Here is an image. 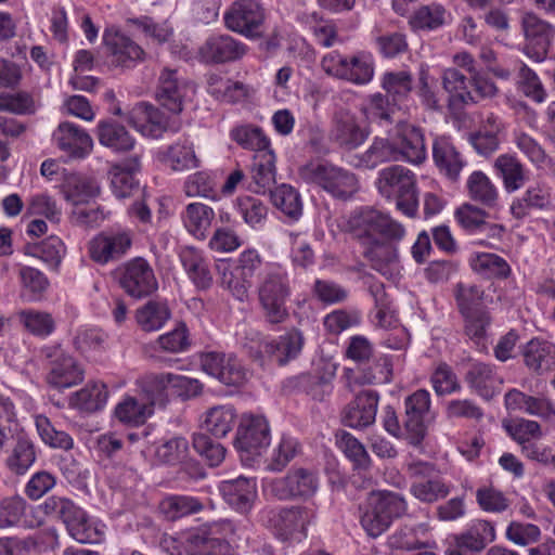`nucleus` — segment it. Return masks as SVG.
<instances>
[{"label":"nucleus","mask_w":555,"mask_h":555,"mask_svg":"<svg viewBox=\"0 0 555 555\" xmlns=\"http://www.w3.org/2000/svg\"><path fill=\"white\" fill-rule=\"evenodd\" d=\"M208 91L218 100L236 103L247 96L248 87L241 81L212 75L208 79Z\"/></svg>","instance_id":"nucleus-51"},{"label":"nucleus","mask_w":555,"mask_h":555,"mask_svg":"<svg viewBox=\"0 0 555 555\" xmlns=\"http://www.w3.org/2000/svg\"><path fill=\"white\" fill-rule=\"evenodd\" d=\"M247 52V46L230 35H212L201 47L199 53L207 63L235 62Z\"/></svg>","instance_id":"nucleus-24"},{"label":"nucleus","mask_w":555,"mask_h":555,"mask_svg":"<svg viewBox=\"0 0 555 555\" xmlns=\"http://www.w3.org/2000/svg\"><path fill=\"white\" fill-rule=\"evenodd\" d=\"M170 318L171 311L165 300H149L135 311L137 323L144 332L160 330Z\"/></svg>","instance_id":"nucleus-43"},{"label":"nucleus","mask_w":555,"mask_h":555,"mask_svg":"<svg viewBox=\"0 0 555 555\" xmlns=\"http://www.w3.org/2000/svg\"><path fill=\"white\" fill-rule=\"evenodd\" d=\"M299 173L306 182L317 184L335 198L347 199L358 191L356 175L330 163H309Z\"/></svg>","instance_id":"nucleus-5"},{"label":"nucleus","mask_w":555,"mask_h":555,"mask_svg":"<svg viewBox=\"0 0 555 555\" xmlns=\"http://www.w3.org/2000/svg\"><path fill=\"white\" fill-rule=\"evenodd\" d=\"M406 508V502L399 493L372 492L361 508V526L370 537L377 538L390 527L393 519L403 516Z\"/></svg>","instance_id":"nucleus-2"},{"label":"nucleus","mask_w":555,"mask_h":555,"mask_svg":"<svg viewBox=\"0 0 555 555\" xmlns=\"http://www.w3.org/2000/svg\"><path fill=\"white\" fill-rule=\"evenodd\" d=\"M43 353L50 360V371L48 374L50 386L62 390L82 382L83 370L62 348L57 346L47 347L43 349Z\"/></svg>","instance_id":"nucleus-15"},{"label":"nucleus","mask_w":555,"mask_h":555,"mask_svg":"<svg viewBox=\"0 0 555 555\" xmlns=\"http://www.w3.org/2000/svg\"><path fill=\"white\" fill-rule=\"evenodd\" d=\"M118 282L124 292L135 299L149 297L158 289L155 272L142 257L127 261L119 269Z\"/></svg>","instance_id":"nucleus-10"},{"label":"nucleus","mask_w":555,"mask_h":555,"mask_svg":"<svg viewBox=\"0 0 555 555\" xmlns=\"http://www.w3.org/2000/svg\"><path fill=\"white\" fill-rule=\"evenodd\" d=\"M268 522L283 540H298L307 535V527L314 518V512L308 506H291L267 512Z\"/></svg>","instance_id":"nucleus-11"},{"label":"nucleus","mask_w":555,"mask_h":555,"mask_svg":"<svg viewBox=\"0 0 555 555\" xmlns=\"http://www.w3.org/2000/svg\"><path fill=\"white\" fill-rule=\"evenodd\" d=\"M181 264L196 289L206 291L212 285V274L208 260L194 247L185 246L179 253Z\"/></svg>","instance_id":"nucleus-33"},{"label":"nucleus","mask_w":555,"mask_h":555,"mask_svg":"<svg viewBox=\"0 0 555 555\" xmlns=\"http://www.w3.org/2000/svg\"><path fill=\"white\" fill-rule=\"evenodd\" d=\"M52 139L59 150L70 159H82L93 149V140L90 134L69 121L61 122L54 130Z\"/></svg>","instance_id":"nucleus-21"},{"label":"nucleus","mask_w":555,"mask_h":555,"mask_svg":"<svg viewBox=\"0 0 555 555\" xmlns=\"http://www.w3.org/2000/svg\"><path fill=\"white\" fill-rule=\"evenodd\" d=\"M464 319V333L479 350L487 349V328L491 318L487 310H475L461 313Z\"/></svg>","instance_id":"nucleus-52"},{"label":"nucleus","mask_w":555,"mask_h":555,"mask_svg":"<svg viewBox=\"0 0 555 555\" xmlns=\"http://www.w3.org/2000/svg\"><path fill=\"white\" fill-rule=\"evenodd\" d=\"M504 130L503 121L495 115H488L479 129L469 134V142L481 156H489L500 146V133Z\"/></svg>","instance_id":"nucleus-36"},{"label":"nucleus","mask_w":555,"mask_h":555,"mask_svg":"<svg viewBox=\"0 0 555 555\" xmlns=\"http://www.w3.org/2000/svg\"><path fill=\"white\" fill-rule=\"evenodd\" d=\"M273 205L292 219H298L302 205L298 192L291 185L282 184L270 191Z\"/></svg>","instance_id":"nucleus-56"},{"label":"nucleus","mask_w":555,"mask_h":555,"mask_svg":"<svg viewBox=\"0 0 555 555\" xmlns=\"http://www.w3.org/2000/svg\"><path fill=\"white\" fill-rule=\"evenodd\" d=\"M335 441L338 449L352 463L354 469L365 470L370 468L371 457L364 444L353 435L346 430H337Z\"/></svg>","instance_id":"nucleus-45"},{"label":"nucleus","mask_w":555,"mask_h":555,"mask_svg":"<svg viewBox=\"0 0 555 555\" xmlns=\"http://www.w3.org/2000/svg\"><path fill=\"white\" fill-rule=\"evenodd\" d=\"M61 521L65 525L69 535L79 543L93 544L101 542L103 539V531L74 502L67 507Z\"/></svg>","instance_id":"nucleus-26"},{"label":"nucleus","mask_w":555,"mask_h":555,"mask_svg":"<svg viewBox=\"0 0 555 555\" xmlns=\"http://www.w3.org/2000/svg\"><path fill=\"white\" fill-rule=\"evenodd\" d=\"M223 18L228 29L254 39L260 36L266 14L256 0H237L224 13Z\"/></svg>","instance_id":"nucleus-13"},{"label":"nucleus","mask_w":555,"mask_h":555,"mask_svg":"<svg viewBox=\"0 0 555 555\" xmlns=\"http://www.w3.org/2000/svg\"><path fill=\"white\" fill-rule=\"evenodd\" d=\"M193 448L210 467L219 466L225 457V448L203 433L193 435Z\"/></svg>","instance_id":"nucleus-63"},{"label":"nucleus","mask_w":555,"mask_h":555,"mask_svg":"<svg viewBox=\"0 0 555 555\" xmlns=\"http://www.w3.org/2000/svg\"><path fill=\"white\" fill-rule=\"evenodd\" d=\"M230 137L243 149L253 150L256 153L271 151L270 141L259 127L253 125L236 126L231 130Z\"/></svg>","instance_id":"nucleus-54"},{"label":"nucleus","mask_w":555,"mask_h":555,"mask_svg":"<svg viewBox=\"0 0 555 555\" xmlns=\"http://www.w3.org/2000/svg\"><path fill=\"white\" fill-rule=\"evenodd\" d=\"M397 162L420 165L426 159V147L422 130L409 122L398 121L392 137Z\"/></svg>","instance_id":"nucleus-18"},{"label":"nucleus","mask_w":555,"mask_h":555,"mask_svg":"<svg viewBox=\"0 0 555 555\" xmlns=\"http://www.w3.org/2000/svg\"><path fill=\"white\" fill-rule=\"evenodd\" d=\"M377 188L383 196L396 199L397 208L404 215H416L418 195L413 171L400 165L386 167L379 171Z\"/></svg>","instance_id":"nucleus-3"},{"label":"nucleus","mask_w":555,"mask_h":555,"mask_svg":"<svg viewBox=\"0 0 555 555\" xmlns=\"http://www.w3.org/2000/svg\"><path fill=\"white\" fill-rule=\"evenodd\" d=\"M526 365L537 372L544 373L555 366V345L533 338L527 343L522 351Z\"/></svg>","instance_id":"nucleus-39"},{"label":"nucleus","mask_w":555,"mask_h":555,"mask_svg":"<svg viewBox=\"0 0 555 555\" xmlns=\"http://www.w3.org/2000/svg\"><path fill=\"white\" fill-rule=\"evenodd\" d=\"M235 447L259 455L270 443V428L263 416L244 415L236 431Z\"/></svg>","instance_id":"nucleus-19"},{"label":"nucleus","mask_w":555,"mask_h":555,"mask_svg":"<svg viewBox=\"0 0 555 555\" xmlns=\"http://www.w3.org/2000/svg\"><path fill=\"white\" fill-rule=\"evenodd\" d=\"M36 427L42 441L51 448L63 450H70L73 448V438L63 430H56L48 417L43 415L36 416Z\"/></svg>","instance_id":"nucleus-64"},{"label":"nucleus","mask_w":555,"mask_h":555,"mask_svg":"<svg viewBox=\"0 0 555 555\" xmlns=\"http://www.w3.org/2000/svg\"><path fill=\"white\" fill-rule=\"evenodd\" d=\"M37 459L35 444L26 433L16 435V442L5 460L7 467L15 475H24Z\"/></svg>","instance_id":"nucleus-41"},{"label":"nucleus","mask_w":555,"mask_h":555,"mask_svg":"<svg viewBox=\"0 0 555 555\" xmlns=\"http://www.w3.org/2000/svg\"><path fill=\"white\" fill-rule=\"evenodd\" d=\"M351 225L364 245H370L375 240L399 241L405 233L399 222L373 208L360 210L351 219Z\"/></svg>","instance_id":"nucleus-7"},{"label":"nucleus","mask_w":555,"mask_h":555,"mask_svg":"<svg viewBox=\"0 0 555 555\" xmlns=\"http://www.w3.org/2000/svg\"><path fill=\"white\" fill-rule=\"evenodd\" d=\"M248 190L264 194L275 184V156L273 151L255 153L249 171Z\"/></svg>","instance_id":"nucleus-31"},{"label":"nucleus","mask_w":555,"mask_h":555,"mask_svg":"<svg viewBox=\"0 0 555 555\" xmlns=\"http://www.w3.org/2000/svg\"><path fill=\"white\" fill-rule=\"evenodd\" d=\"M363 256L374 270L387 278L397 274L400 269L397 247L391 242L375 240L363 250Z\"/></svg>","instance_id":"nucleus-34"},{"label":"nucleus","mask_w":555,"mask_h":555,"mask_svg":"<svg viewBox=\"0 0 555 555\" xmlns=\"http://www.w3.org/2000/svg\"><path fill=\"white\" fill-rule=\"evenodd\" d=\"M406 472L412 479L410 492L423 503H435L450 494L451 486L441 477L433 463L413 461Z\"/></svg>","instance_id":"nucleus-8"},{"label":"nucleus","mask_w":555,"mask_h":555,"mask_svg":"<svg viewBox=\"0 0 555 555\" xmlns=\"http://www.w3.org/2000/svg\"><path fill=\"white\" fill-rule=\"evenodd\" d=\"M517 83L518 89L527 98L531 99L537 103H542L545 101L546 91L539 76L524 62H519L518 64Z\"/></svg>","instance_id":"nucleus-59"},{"label":"nucleus","mask_w":555,"mask_h":555,"mask_svg":"<svg viewBox=\"0 0 555 555\" xmlns=\"http://www.w3.org/2000/svg\"><path fill=\"white\" fill-rule=\"evenodd\" d=\"M140 168V157L137 155L111 166L107 177L111 190L117 198L131 197L141 192L140 182L135 177Z\"/></svg>","instance_id":"nucleus-23"},{"label":"nucleus","mask_w":555,"mask_h":555,"mask_svg":"<svg viewBox=\"0 0 555 555\" xmlns=\"http://www.w3.org/2000/svg\"><path fill=\"white\" fill-rule=\"evenodd\" d=\"M442 88L449 93L448 105L453 114L465 105L476 103V96L467 88V77L456 68H447L441 76Z\"/></svg>","instance_id":"nucleus-32"},{"label":"nucleus","mask_w":555,"mask_h":555,"mask_svg":"<svg viewBox=\"0 0 555 555\" xmlns=\"http://www.w3.org/2000/svg\"><path fill=\"white\" fill-rule=\"evenodd\" d=\"M386 95L393 101H401L409 96L413 89V77L408 70L387 72L382 80Z\"/></svg>","instance_id":"nucleus-60"},{"label":"nucleus","mask_w":555,"mask_h":555,"mask_svg":"<svg viewBox=\"0 0 555 555\" xmlns=\"http://www.w3.org/2000/svg\"><path fill=\"white\" fill-rule=\"evenodd\" d=\"M169 374H146L140 379V387L145 396L146 404L164 408L168 402Z\"/></svg>","instance_id":"nucleus-48"},{"label":"nucleus","mask_w":555,"mask_h":555,"mask_svg":"<svg viewBox=\"0 0 555 555\" xmlns=\"http://www.w3.org/2000/svg\"><path fill=\"white\" fill-rule=\"evenodd\" d=\"M379 395L375 390H362L343 409L340 417L345 426L364 429L375 422Z\"/></svg>","instance_id":"nucleus-20"},{"label":"nucleus","mask_w":555,"mask_h":555,"mask_svg":"<svg viewBox=\"0 0 555 555\" xmlns=\"http://www.w3.org/2000/svg\"><path fill=\"white\" fill-rule=\"evenodd\" d=\"M101 188L94 178L72 173L64 183V193L68 202L74 206L88 203L100 194Z\"/></svg>","instance_id":"nucleus-44"},{"label":"nucleus","mask_w":555,"mask_h":555,"mask_svg":"<svg viewBox=\"0 0 555 555\" xmlns=\"http://www.w3.org/2000/svg\"><path fill=\"white\" fill-rule=\"evenodd\" d=\"M495 538L494 528L488 521H479L466 532L455 537L456 547L470 552L482 551Z\"/></svg>","instance_id":"nucleus-49"},{"label":"nucleus","mask_w":555,"mask_h":555,"mask_svg":"<svg viewBox=\"0 0 555 555\" xmlns=\"http://www.w3.org/2000/svg\"><path fill=\"white\" fill-rule=\"evenodd\" d=\"M127 120L143 135L158 138L167 128V117L157 107L146 102L135 104L127 114Z\"/></svg>","instance_id":"nucleus-30"},{"label":"nucleus","mask_w":555,"mask_h":555,"mask_svg":"<svg viewBox=\"0 0 555 555\" xmlns=\"http://www.w3.org/2000/svg\"><path fill=\"white\" fill-rule=\"evenodd\" d=\"M108 390L101 382L88 383L83 388L69 397V405L81 412L93 413L106 404Z\"/></svg>","instance_id":"nucleus-40"},{"label":"nucleus","mask_w":555,"mask_h":555,"mask_svg":"<svg viewBox=\"0 0 555 555\" xmlns=\"http://www.w3.org/2000/svg\"><path fill=\"white\" fill-rule=\"evenodd\" d=\"M433 159L438 171L448 180H459L461 171L466 166L463 154L446 135L435 138L433 142Z\"/></svg>","instance_id":"nucleus-25"},{"label":"nucleus","mask_w":555,"mask_h":555,"mask_svg":"<svg viewBox=\"0 0 555 555\" xmlns=\"http://www.w3.org/2000/svg\"><path fill=\"white\" fill-rule=\"evenodd\" d=\"M509 435L519 444L522 446L524 452L530 459L538 457V451L534 446L530 442L531 438L541 437V427L538 422L529 420H519L514 425L506 427Z\"/></svg>","instance_id":"nucleus-55"},{"label":"nucleus","mask_w":555,"mask_h":555,"mask_svg":"<svg viewBox=\"0 0 555 555\" xmlns=\"http://www.w3.org/2000/svg\"><path fill=\"white\" fill-rule=\"evenodd\" d=\"M257 292L267 323L278 325L289 318L286 301L291 296V285L285 271L279 267L267 269L259 278Z\"/></svg>","instance_id":"nucleus-1"},{"label":"nucleus","mask_w":555,"mask_h":555,"mask_svg":"<svg viewBox=\"0 0 555 555\" xmlns=\"http://www.w3.org/2000/svg\"><path fill=\"white\" fill-rule=\"evenodd\" d=\"M360 160L366 168H375L386 162H397L392 138H375L371 146L361 155Z\"/></svg>","instance_id":"nucleus-57"},{"label":"nucleus","mask_w":555,"mask_h":555,"mask_svg":"<svg viewBox=\"0 0 555 555\" xmlns=\"http://www.w3.org/2000/svg\"><path fill=\"white\" fill-rule=\"evenodd\" d=\"M194 93L190 81L183 78L177 69L164 67L158 76L156 88L157 102L173 114L183 109L184 102Z\"/></svg>","instance_id":"nucleus-14"},{"label":"nucleus","mask_w":555,"mask_h":555,"mask_svg":"<svg viewBox=\"0 0 555 555\" xmlns=\"http://www.w3.org/2000/svg\"><path fill=\"white\" fill-rule=\"evenodd\" d=\"M219 490L224 501L241 514L248 513L257 498V485L254 479L240 476L223 480Z\"/></svg>","instance_id":"nucleus-28"},{"label":"nucleus","mask_w":555,"mask_h":555,"mask_svg":"<svg viewBox=\"0 0 555 555\" xmlns=\"http://www.w3.org/2000/svg\"><path fill=\"white\" fill-rule=\"evenodd\" d=\"M473 270L487 278H507L511 268L500 256L490 253L478 254L470 260Z\"/></svg>","instance_id":"nucleus-58"},{"label":"nucleus","mask_w":555,"mask_h":555,"mask_svg":"<svg viewBox=\"0 0 555 555\" xmlns=\"http://www.w3.org/2000/svg\"><path fill=\"white\" fill-rule=\"evenodd\" d=\"M185 229L197 238H205L215 212L211 207L203 203L194 202L189 204L181 215Z\"/></svg>","instance_id":"nucleus-42"},{"label":"nucleus","mask_w":555,"mask_h":555,"mask_svg":"<svg viewBox=\"0 0 555 555\" xmlns=\"http://www.w3.org/2000/svg\"><path fill=\"white\" fill-rule=\"evenodd\" d=\"M131 244V236L127 232L99 235L90 244V255L96 262L106 263L122 257Z\"/></svg>","instance_id":"nucleus-35"},{"label":"nucleus","mask_w":555,"mask_h":555,"mask_svg":"<svg viewBox=\"0 0 555 555\" xmlns=\"http://www.w3.org/2000/svg\"><path fill=\"white\" fill-rule=\"evenodd\" d=\"M305 336L298 328H292L283 335L271 339L251 343L245 346L248 356L260 366L274 362L285 365L301 352Z\"/></svg>","instance_id":"nucleus-6"},{"label":"nucleus","mask_w":555,"mask_h":555,"mask_svg":"<svg viewBox=\"0 0 555 555\" xmlns=\"http://www.w3.org/2000/svg\"><path fill=\"white\" fill-rule=\"evenodd\" d=\"M367 135L353 114L343 109L335 113L328 138L338 147L346 151L356 150L364 143Z\"/></svg>","instance_id":"nucleus-22"},{"label":"nucleus","mask_w":555,"mask_h":555,"mask_svg":"<svg viewBox=\"0 0 555 555\" xmlns=\"http://www.w3.org/2000/svg\"><path fill=\"white\" fill-rule=\"evenodd\" d=\"M236 422V413L231 405H216L210 408L203 421V428L216 438L225 437Z\"/></svg>","instance_id":"nucleus-46"},{"label":"nucleus","mask_w":555,"mask_h":555,"mask_svg":"<svg viewBox=\"0 0 555 555\" xmlns=\"http://www.w3.org/2000/svg\"><path fill=\"white\" fill-rule=\"evenodd\" d=\"M464 379L470 390L485 400H491L496 396L503 385V378L496 373L495 369L483 362L470 363Z\"/></svg>","instance_id":"nucleus-27"},{"label":"nucleus","mask_w":555,"mask_h":555,"mask_svg":"<svg viewBox=\"0 0 555 555\" xmlns=\"http://www.w3.org/2000/svg\"><path fill=\"white\" fill-rule=\"evenodd\" d=\"M467 190L469 197L486 206L494 207L499 197L498 190L489 177L480 171H473L467 179Z\"/></svg>","instance_id":"nucleus-50"},{"label":"nucleus","mask_w":555,"mask_h":555,"mask_svg":"<svg viewBox=\"0 0 555 555\" xmlns=\"http://www.w3.org/2000/svg\"><path fill=\"white\" fill-rule=\"evenodd\" d=\"M494 168L502 177L508 192L516 191L524 185L526 180L524 167L515 156L500 155L494 162Z\"/></svg>","instance_id":"nucleus-53"},{"label":"nucleus","mask_w":555,"mask_h":555,"mask_svg":"<svg viewBox=\"0 0 555 555\" xmlns=\"http://www.w3.org/2000/svg\"><path fill=\"white\" fill-rule=\"evenodd\" d=\"M242 539V529L230 519L204 524L186 534V543L203 555H233L232 543Z\"/></svg>","instance_id":"nucleus-4"},{"label":"nucleus","mask_w":555,"mask_h":555,"mask_svg":"<svg viewBox=\"0 0 555 555\" xmlns=\"http://www.w3.org/2000/svg\"><path fill=\"white\" fill-rule=\"evenodd\" d=\"M521 25L526 37L525 54L537 63L543 62L555 37V28L532 13L524 15Z\"/></svg>","instance_id":"nucleus-16"},{"label":"nucleus","mask_w":555,"mask_h":555,"mask_svg":"<svg viewBox=\"0 0 555 555\" xmlns=\"http://www.w3.org/2000/svg\"><path fill=\"white\" fill-rule=\"evenodd\" d=\"M201 365L207 374L228 386L238 387L247 378L244 366L234 354L216 351L207 352L202 356Z\"/></svg>","instance_id":"nucleus-17"},{"label":"nucleus","mask_w":555,"mask_h":555,"mask_svg":"<svg viewBox=\"0 0 555 555\" xmlns=\"http://www.w3.org/2000/svg\"><path fill=\"white\" fill-rule=\"evenodd\" d=\"M299 452L298 441L289 436H283L279 443L272 449L268 459L267 469L281 472Z\"/></svg>","instance_id":"nucleus-62"},{"label":"nucleus","mask_w":555,"mask_h":555,"mask_svg":"<svg viewBox=\"0 0 555 555\" xmlns=\"http://www.w3.org/2000/svg\"><path fill=\"white\" fill-rule=\"evenodd\" d=\"M203 509V502L191 495H170L165 498L159 504L160 513L170 521H175L192 514H197Z\"/></svg>","instance_id":"nucleus-47"},{"label":"nucleus","mask_w":555,"mask_h":555,"mask_svg":"<svg viewBox=\"0 0 555 555\" xmlns=\"http://www.w3.org/2000/svg\"><path fill=\"white\" fill-rule=\"evenodd\" d=\"M103 40L109 51L111 63L115 66L130 67L143 60V49L117 30L106 29Z\"/></svg>","instance_id":"nucleus-29"},{"label":"nucleus","mask_w":555,"mask_h":555,"mask_svg":"<svg viewBox=\"0 0 555 555\" xmlns=\"http://www.w3.org/2000/svg\"><path fill=\"white\" fill-rule=\"evenodd\" d=\"M319 478L314 470L299 467L291 469L284 477L274 478L268 489L279 501L309 499L318 490Z\"/></svg>","instance_id":"nucleus-9"},{"label":"nucleus","mask_w":555,"mask_h":555,"mask_svg":"<svg viewBox=\"0 0 555 555\" xmlns=\"http://www.w3.org/2000/svg\"><path fill=\"white\" fill-rule=\"evenodd\" d=\"M153 413L146 402H139L133 397L125 398L115 409L116 417L126 424L140 425Z\"/></svg>","instance_id":"nucleus-61"},{"label":"nucleus","mask_w":555,"mask_h":555,"mask_svg":"<svg viewBox=\"0 0 555 555\" xmlns=\"http://www.w3.org/2000/svg\"><path fill=\"white\" fill-rule=\"evenodd\" d=\"M450 13L438 2L420 5L410 16L409 25L414 31H435L448 23Z\"/></svg>","instance_id":"nucleus-37"},{"label":"nucleus","mask_w":555,"mask_h":555,"mask_svg":"<svg viewBox=\"0 0 555 555\" xmlns=\"http://www.w3.org/2000/svg\"><path fill=\"white\" fill-rule=\"evenodd\" d=\"M430 393L418 389L404 399L403 427L411 444L418 446L426 436L427 423L433 418Z\"/></svg>","instance_id":"nucleus-12"},{"label":"nucleus","mask_w":555,"mask_h":555,"mask_svg":"<svg viewBox=\"0 0 555 555\" xmlns=\"http://www.w3.org/2000/svg\"><path fill=\"white\" fill-rule=\"evenodd\" d=\"M96 137L100 144L115 152L131 151L135 144V140L126 127L113 119L99 121Z\"/></svg>","instance_id":"nucleus-38"}]
</instances>
